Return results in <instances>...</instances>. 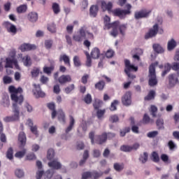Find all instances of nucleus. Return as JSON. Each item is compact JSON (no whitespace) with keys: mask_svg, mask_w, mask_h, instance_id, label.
<instances>
[{"mask_svg":"<svg viewBox=\"0 0 179 179\" xmlns=\"http://www.w3.org/2000/svg\"><path fill=\"white\" fill-rule=\"evenodd\" d=\"M8 92L11 94V100L15 102L13 103V115L3 117V120L4 122H15L20 120V109L17 104L22 106V103H23V95H22V93H23V89H22V87L16 88L15 86L10 85L8 87Z\"/></svg>","mask_w":179,"mask_h":179,"instance_id":"obj_1","label":"nucleus"},{"mask_svg":"<svg viewBox=\"0 0 179 179\" xmlns=\"http://www.w3.org/2000/svg\"><path fill=\"white\" fill-rule=\"evenodd\" d=\"M159 65V62L152 64L149 67V81L148 85L151 87L157 85V78L156 77V66Z\"/></svg>","mask_w":179,"mask_h":179,"instance_id":"obj_2","label":"nucleus"},{"mask_svg":"<svg viewBox=\"0 0 179 179\" xmlns=\"http://www.w3.org/2000/svg\"><path fill=\"white\" fill-rule=\"evenodd\" d=\"M124 72L130 79H135L136 76L131 74V71H138V66H135L134 64H131V62L128 59H124Z\"/></svg>","mask_w":179,"mask_h":179,"instance_id":"obj_3","label":"nucleus"},{"mask_svg":"<svg viewBox=\"0 0 179 179\" xmlns=\"http://www.w3.org/2000/svg\"><path fill=\"white\" fill-rule=\"evenodd\" d=\"M86 27H81L79 30L73 35V40L76 43H82L86 38Z\"/></svg>","mask_w":179,"mask_h":179,"instance_id":"obj_4","label":"nucleus"},{"mask_svg":"<svg viewBox=\"0 0 179 179\" xmlns=\"http://www.w3.org/2000/svg\"><path fill=\"white\" fill-rule=\"evenodd\" d=\"M159 33V34H163V29L159 27V24H155L148 33L145 35V38H151V37H155V36Z\"/></svg>","mask_w":179,"mask_h":179,"instance_id":"obj_5","label":"nucleus"},{"mask_svg":"<svg viewBox=\"0 0 179 179\" xmlns=\"http://www.w3.org/2000/svg\"><path fill=\"white\" fill-rule=\"evenodd\" d=\"M6 61L5 68H13L14 65L16 69H19V64H17V60L15 57V53H13L12 56L7 57Z\"/></svg>","mask_w":179,"mask_h":179,"instance_id":"obj_6","label":"nucleus"},{"mask_svg":"<svg viewBox=\"0 0 179 179\" xmlns=\"http://www.w3.org/2000/svg\"><path fill=\"white\" fill-rule=\"evenodd\" d=\"M48 166L51 170H54V171H55V170H61V169H62V164H61V162H59L57 159L49 162L48 163Z\"/></svg>","mask_w":179,"mask_h":179,"instance_id":"obj_7","label":"nucleus"},{"mask_svg":"<svg viewBox=\"0 0 179 179\" xmlns=\"http://www.w3.org/2000/svg\"><path fill=\"white\" fill-rule=\"evenodd\" d=\"M33 86L34 90H32V92L34 93V96H35L36 99H38V97H44L45 96V93L41 91V87H40V85L34 84Z\"/></svg>","mask_w":179,"mask_h":179,"instance_id":"obj_8","label":"nucleus"},{"mask_svg":"<svg viewBox=\"0 0 179 179\" xmlns=\"http://www.w3.org/2000/svg\"><path fill=\"white\" fill-rule=\"evenodd\" d=\"M149 15H150V10L148 11L146 10H141L140 11H136L134 13V18L136 19V20H139V19L148 17Z\"/></svg>","mask_w":179,"mask_h":179,"instance_id":"obj_9","label":"nucleus"},{"mask_svg":"<svg viewBox=\"0 0 179 179\" xmlns=\"http://www.w3.org/2000/svg\"><path fill=\"white\" fill-rule=\"evenodd\" d=\"M122 103L123 106H126L127 107L132 104V99L131 97V93L129 92H126L122 97Z\"/></svg>","mask_w":179,"mask_h":179,"instance_id":"obj_10","label":"nucleus"},{"mask_svg":"<svg viewBox=\"0 0 179 179\" xmlns=\"http://www.w3.org/2000/svg\"><path fill=\"white\" fill-rule=\"evenodd\" d=\"M179 83L178 77L177 74L173 73L169 76V85L170 87H174L176 85Z\"/></svg>","mask_w":179,"mask_h":179,"instance_id":"obj_11","label":"nucleus"},{"mask_svg":"<svg viewBox=\"0 0 179 179\" xmlns=\"http://www.w3.org/2000/svg\"><path fill=\"white\" fill-rule=\"evenodd\" d=\"M110 17L106 15L104 17H103V22H104V24H105V27L106 29H111V27H115V26L117 24H118V21H115L113 23L110 22Z\"/></svg>","mask_w":179,"mask_h":179,"instance_id":"obj_12","label":"nucleus"},{"mask_svg":"<svg viewBox=\"0 0 179 179\" xmlns=\"http://www.w3.org/2000/svg\"><path fill=\"white\" fill-rule=\"evenodd\" d=\"M36 45L24 43L20 47V50L22 52H24L26 51H31V50H36Z\"/></svg>","mask_w":179,"mask_h":179,"instance_id":"obj_13","label":"nucleus"},{"mask_svg":"<svg viewBox=\"0 0 179 179\" xmlns=\"http://www.w3.org/2000/svg\"><path fill=\"white\" fill-rule=\"evenodd\" d=\"M58 80L60 85H64V83L72 82V78L69 75H62L59 78Z\"/></svg>","mask_w":179,"mask_h":179,"instance_id":"obj_14","label":"nucleus"},{"mask_svg":"<svg viewBox=\"0 0 179 179\" xmlns=\"http://www.w3.org/2000/svg\"><path fill=\"white\" fill-rule=\"evenodd\" d=\"M18 141L20 143V148H24V146L26 145V141H27L26 134H24V132L21 131L19 134Z\"/></svg>","mask_w":179,"mask_h":179,"instance_id":"obj_15","label":"nucleus"},{"mask_svg":"<svg viewBox=\"0 0 179 179\" xmlns=\"http://www.w3.org/2000/svg\"><path fill=\"white\" fill-rule=\"evenodd\" d=\"M95 141L96 143H99V145H103L106 141H107V133H103L101 136H97L95 137Z\"/></svg>","mask_w":179,"mask_h":179,"instance_id":"obj_16","label":"nucleus"},{"mask_svg":"<svg viewBox=\"0 0 179 179\" xmlns=\"http://www.w3.org/2000/svg\"><path fill=\"white\" fill-rule=\"evenodd\" d=\"M115 16H118L120 17V19H124L125 16H127V14L124 11V10H122L120 8H117L113 11Z\"/></svg>","mask_w":179,"mask_h":179,"instance_id":"obj_17","label":"nucleus"},{"mask_svg":"<svg viewBox=\"0 0 179 179\" xmlns=\"http://www.w3.org/2000/svg\"><path fill=\"white\" fill-rule=\"evenodd\" d=\"M28 20L29 22L34 23L38 20V14L36 12H31L28 14Z\"/></svg>","mask_w":179,"mask_h":179,"instance_id":"obj_18","label":"nucleus"},{"mask_svg":"<svg viewBox=\"0 0 179 179\" xmlns=\"http://www.w3.org/2000/svg\"><path fill=\"white\" fill-rule=\"evenodd\" d=\"M101 8L103 10H108V12L111 11L113 9V3L109 1L108 3L106 1L101 2Z\"/></svg>","mask_w":179,"mask_h":179,"instance_id":"obj_19","label":"nucleus"},{"mask_svg":"<svg viewBox=\"0 0 179 179\" xmlns=\"http://www.w3.org/2000/svg\"><path fill=\"white\" fill-rule=\"evenodd\" d=\"M90 55L93 59H99V57H100V49L98 48H93Z\"/></svg>","mask_w":179,"mask_h":179,"instance_id":"obj_20","label":"nucleus"},{"mask_svg":"<svg viewBox=\"0 0 179 179\" xmlns=\"http://www.w3.org/2000/svg\"><path fill=\"white\" fill-rule=\"evenodd\" d=\"M57 117L59 122L65 124V113L62 109H59L57 111Z\"/></svg>","mask_w":179,"mask_h":179,"instance_id":"obj_21","label":"nucleus"},{"mask_svg":"<svg viewBox=\"0 0 179 179\" xmlns=\"http://www.w3.org/2000/svg\"><path fill=\"white\" fill-rule=\"evenodd\" d=\"M59 61H64L65 65L71 66V59H69V56L66 55H61L59 57Z\"/></svg>","mask_w":179,"mask_h":179,"instance_id":"obj_22","label":"nucleus"},{"mask_svg":"<svg viewBox=\"0 0 179 179\" xmlns=\"http://www.w3.org/2000/svg\"><path fill=\"white\" fill-rule=\"evenodd\" d=\"M99 12V6H92L90 8V15L92 17H96L97 13Z\"/></svg>","mask_w":179,"mask_h":179,"instance_id":"obj_23","label":"nucleus"},{"mask_svg":"<svg viewBox=\"0 0 179 179\" xmlns=\"http://www.w3.org/2000/svg\"><path fill=\"white\" fill-rule=\"evenodd\" d=\"M152 48L157 54H163L164 52V48L159 44L155 43L152 45Z\"/></svg>","mask_w":179,"mask_h":179,"instance_id":"obj_24","label":"nucleus"},{"mask_svg":"<svg viewBox=\"0 0 179 179\" xmlns=\"http://www.w3.org/2000/svg\"><path fill=\"white\" fill-rule=\"evenodd\" d=\"M75 125V119L73 117H70V122L69 127L66 129V134H69L72 131V129L73 128V126Z\"/></svg>","mask_w":179,"mask_h":179,"instance_id":"obj_25","label":"nucleus"},{"mask_svg":"<svg viewBox=\"0 0 179 179\" xmlns=\"http://www.w3.org/2000/svg\"><path fill=\"white\" fill-rule=\"evenodd\" d=\"M55 173V171L54 169H48L47 171H45L43 174L45 179H51L52 178V176Z\"/></svg>","mask_w":179,"mask_h":179,"instance_id":"obj_26","label":"nucleus"},{"mask_svg":"<svg viewBox=\"0 0 179 179\" xmlns=\"http://www.w3.org/2000/svg\"><path fill=\"white\" fill-rule=\"evenodd\" d=\"M176 47H177V42H176L174 39H171L168 42V51H173Z\"/></svg>","mask_w":179,"mask_h":179,"instance_id":"obj_27","label":"nucleus"},{"mask_svg":"<svg viewBox=\"0 0 179 179\" xmlns=\"http://www.w3.org/2000/svg\"><path fill=\"white\" fill-rule=\"evenodd\" d=\"M22 62L24 66H31V58L29 55H26L22 58Z\"/></svg>","mask_w":179,"mask_h":179,"instance_id":"obj_28","label":"nucleus"},{"mask_svg":"<svg viewBox=\"0 0 179 179\" xmlns=\"http://www.w3.org/2000/svg\"><path fill=\"white\" fill-rule=\"evenodd\" d=\"M92 173V179H99L100 177L104 174V173L101 171H93Z\"/></svg>","mask_w":179,"mask_h":179,"instance_id":"obj_29","label":"nucleus"},{"mask_svg":"<svg viewBox=\"0 0 179 179\" xmlns=\"http://www.w3.org/2000/svg\"><path fill=\"white\" fill-rule=\"evenodd\" d=\"M148 157H149V154H148V152H145L140 155L139 161L141 162V163H142V164H145V163H146V162H148Z\"/></svg>","mask_w":179,"mask_h":179,"instance_id":"obj_30","label":"nucleus"},{"mask_svg":"<svg viewBox=\"0 0 179 179\" xmlns=\"http://www.w3.org/2000/svg\"><path fill=\"white\" fill-rule=\"evenodd\" d=\"M156 125L159 130L164 129V120L162 118H159L156 121Z\"/></svg>","mask_w":179,"mask_h":179,"instance_id":"obj_31","label":"nucleus"},{"mask_svg":"<svg viewBox=\"0 0 179 179\" xmlns=\"http://www.w3.org/2000/svg\"><path fill=\"white\" fill-rule=\"evenodd\" d=\"M54 156H55V152H54V149L50 148L48 150L47 153V159L48 160H50V162L52 160H54Z\"/></svg>","mask_w":179,"mask_h":179,"instance_id":"obj_32","label":"nucleus"},{"mask_svg":"<svg viewBox=\"0 0 179 179\" xmlns=\"http://www.w3.org/2000/svg\"><path fill=\"white\" fill-rule=\"evenodd\" d=\"M155 96H156V92L154 90H151L149 92L148 94L145 97V100L148 101L153 100L155 99Z\"/></svg>","mask_w":179,"mask_h":179,"instance_id":"obj_33","label":"nucleus"},{"mask_svg":"<svg viewBox=\"0 0 179 179\" xmlns=\"http://www.w3.org/2000/svg\"><path fill=\"white\" fill-rule=\"evenodd\" d=\"M52 8L55 15H58V13L61 12V8H59V4L57 3H52Z\"/></svg>","mask_w":179,"mask_h":179,"instance_id":"obj_34","label":"nucleus"},{"mask_svg":"<svg viewBox=\"0 0 179 179\" xmlns=\"http://www.w3.org/2000/svg\"><path fill=\"white\" fill-rule=\"evenodd\" d=\"M150 113L151 115H152L153 118L156 117L157 114V107H156V106L151 105Z\"/></svg>","mask_w":179,"mask_h":179,"instance_id":"obj_35","label":"nucleus"},{"mask_svg":"<svg viewBox=\"0 0 179 179\" xmlns=\"http://www.w3.org/2000/svg\"><path fill=\"white\" fill-rule=\"evenodd\" d=\"M170 71H171V65L167 63L164 65V71L162 72V76H166V75H167Z\"/></svg>","mask_w":179,"mask_h":179,"instance_id":"obj_36","label":"nucleus"},{"mask_svg":"<svg viewBox=\"0 0 179 179\" xmlns=\"http://www.w3.org/2000/svg\"><path fill=\"white\" fill-rule=\"evenodd\" d=\"M27 10V5L22 4L17 8V13H24Z\"/></svg>","mask_w":179,"mask_h":179,"instance_id":"obj_37","label":"nucleus"},{"mask_svg":"<svg viewBox=\"0 0 179 179\" xmlns=\"http://www.w3.org/2000/svg\"><path fill=\"white\" fill-rule=\"evenodd\" d=\"M85 54L87 57V61L85 63L86 66L90 68L92 66V58L90 57V54L88 52H85Z\"/></svg>","mask_w":179,"mask_h":179,"instance_id":"obj_38","label":"nucleus"},{"mask_svg":"<svg viewBox=\"0 0 179 179\" xmlns=\"http://www.w3.org/2000/svg\"><path fill=\"white\" fill-rule=\"evenodd\" d=\"M106 85V83L104 81L101 80L96 84H95V89H98V90H103L104 89V86Z\"/></svg>","mask_w":179,"mask_h":179,"instance_id":"obj_39","label":"nucleus"},{"mask_svg":"<svg viewBox=\"0 0 179 179\" xmlns=\"http://www.w3.org/2000/svg\"><path fill=\"white\" fill-rule=\"evenodd\" d=\"M120 150L125 152H132V148L131 145H123L120 147Z\"/></svg>","mask_w":179,"mask_h":179,"instance_id":"obj_40","label":"nucleus"},{"mask_svg":"<svg viewBox=\"0 0 179 179\" xmlns=\"http://www.w3.org/2000/svg\"><path fill=\"white\" fill-rule=\"evenodd\" d=\"M92 156L94 159H98V157L101 156V151L99 149H94L92 150Z\"/></svg>","mask_w":179,"mask_h":179,"instance_id":"obj_41","label":"nucleus"},{"mask_svg":"<svg viewBox=\"0 0 179 179\" xmlns=\"http://www.w3.org/2000/svg\"><path fill=\"white\" fill-rule=\"evenodd\" d=\"M159 135V131H150L147 134L148 138H150L151 139H153V138H156Z\"/></svg>","mask_w":179,"mask_h":179,"instance_id":"obj_42","label":"nucleus"},{"mask_svg":"<svg viewBox=\"0 0 179 179\" xmlns=\"http://www.w3.org/2000/svg\"><path fill=\"white\" fill-rule=\"evenodd\" d=\"M101 106H103V101L96 99L95 100L93 106L95 108V110H99L100 108V107H101Z\"/></svg>","mask_w":179,"mask_h":179,"instance_id":"obj_43","label":"nucleus"},{"mask_svg":"<svg viewBox=\"0 0 179 179\" xmlns=\"http://www.w3.org/2000/svg\"><path fill=\"white\" fill-rule=\"evenodd\" d=\"M75 90V85L71 84L68 87H66L64 90L65 94H69L71 92Z\"/></svg>","mask_w":179,"mask_h":179,"instance_id":"obj_44","label":"nucleus"},{"mask_svg":"<svg viewBox=\"0 0 179 179\" xmlns=\"http://www.w3.org/2000/svg\"><path fill=\"white\" fill-rule=\"evenodd\" d=\"M117 29H120V34H122V36H124L125 33V30H127V25L126 24L120 25V22H118Z\"/></svg>","mask_w":179,"mask_h":179,"instance_id":"obj_45","label":"nucleus"},{"mask_svg":"<svg viewBox=\"0 0 179 179\" xmlns=\"http://www.w3.org/2000/svg\"><path fill=\"white\" fill-rule=\"evenodd\" d=\"M15 174L18 178H22V177H24V172L22 169H16L15 171Z\"/></svg>","mask_w":179,"mask_h":179,"instance_id":"obj_46","label":"nucleus"},{"mask_svg":"<svg viewBox=\"0 0 179 179\" xmlns=\"http://www.w3.org/2000/svg\"><path fill=\"white\" fill-rule=\"evenodd\" d=\"M111 27L113 28V31L110 32V35L113 36V37H117V36H118V24Z\"/></svg>","mask_w":179,"mask_h":179,"instance_id":"obj_47","label":"nucleus"},{"mask_svg":"<svg viewBox=\"0 0 179 179\" xmlns=\"http://www.w3.org/2000/svg\"><path fill=\"white\" fill-rule=\"evenodd\" d=\"M8 33H12V34L15 35L16 33H17V28H16V26L13 25V24L8 28L7 30Z\"/></svg>","mask_w":179,"mask_h":179,"instance_id":"obj_48","label":"nucleus"},{"mask_svg":"<svg viewBox=\"0 0 179 179\" xmlns=\"http://www.w3.org/2000/svg\"><path fill=\"white\" fill-rule=\"evenodd\" d=\"M118 100H114L113 102L111 103L110 110V111H115L117 110V106H118Z\"/></svg>","mask_w":179,"mask_h":179,"instance_id":"obj_49","label":"nucleus"},{"mask_svg":"<svg viewBox=\"0 0 179 179\" xmlns=\"http://www.w3.org/2000/svg\"><path fill=\"white\" fill-rule=\"evenodd\" d=\"M113 167L116 171H121L124 169V164L115 163L114 164Z\"/></svg>","mask_w":179,"mask_h":179,"instance_id":"obj_50","label":"nucleus"},{"mask_svg":"<svg viewBox=\"0 0 179 179\" xmlns=\"http://www.w3.org/2000/svg\"><path fill=\"white\" fill-rule=\"evenodd\" d=\"M151 159L155 162V163H157L160 160V158H159V154L156 152H153L152 153Z\"/></svg>","mask_w":179,"mask_h":179,"instance_id":"obj_51","label":"nucleus"},{"mask_svg":"<svg viewBox=\"0 0 179 179\" xmlns=\"http://www.w3.org/2000/svg\"><path fill=\"white\" fill-rule=\"evenodd\" d=\"M53 43H54V41H52V40H51V39H48V40L45 41V48H47V50H50L51 48V47H52Z\"/></svg>","mask_w":179,"mask_h":179,"instance_id":"obj_52","label":"nucleus"},{"mask_svg":"<svg viewBox=\"0 0 179 179\" xmlns=\"http://www.w3.org/2000/svg\"><path fill=\"white\" fill-rule=\"evenodd\" d=\"M48 31H50V33H56L57 29L55 27V24L52 23L48 26Z\"/></svg>","mask_w":179,"mask_h":179,"instance_id":"obj_53","label":"nucleus"},{"mask_svg":"<svg viewBox=\"0 0 179 179\" xmlns=\"http://www.w3.org/2000/svg\"><path fill=\"white\" fill-rule=\"evenodd\" d=\"M26 155V149H23L22 151H19L15 154V157L18 159H22Z\"/></svg>","mask_w":179,"mask_h":179,"instance_id":"obj_54","label":"nucleus"},{"mask_svg":"<svg viewBox=\"0 0 179 179\" xmlns=\"http://www.w3.org/2000/svg\"><path fill=\"white\" fill-rule=\"evenodd\" d=\"M109 121L113 123L118 122V121H120V118L118 117V115H113L110 117Z\"/></svg>","mask_w":179,"mask_h":179,"instance_id":"obj_55","label":"nucleus"},{"mask_svg":"<svg viewBox=\"0 0 179 179\" xmlns=\"http://www.w3.org/2000/svg\"><path fill=\"white\" fill-rule=\"evenodd\" d=\"M84 101L86 104H90L92 103V95L90 94H87L84 97Z\"/></svg>","mask_w":179,"mask_h":179,"instance_id":"obj_56","label":"nucleus"},{"mask_svg":"<svg viewBox=\"0 0 179 179\" xmlns=\"http://www.w3.org/2000/svg\"><path fill=\"white\" fill-rule=\"evenodd\" d=\"M6 156L9 160H12V159H13V149H12V148L8 150Z\"/></svg>","mask_w":179,"mask_h":179,"instance_id":"obj_57","label":"nucleus"},{"mask_svg":"<svg viewBox=\"0 0 179 179\" xmlns=\"http://www.w3.org/2000/svg\"><path fill=\"white\" fill-rule=\"evenodd\" d=\"M73 64H74V66H80V60L79 59V57L78 56H74L73 59Z\"/></svg>","mask_w":179,"mask_h":179,"instance_id":"obj_58","label":"nucleus"},{"mask_svg":"<svg viewBox=\"0 0 179 179\" xmlns=\"http://www.w3.org/2000/svg\"><path fill=\"white\" fill-rule=\"evenodd\" d=\"M143 122L144 124H149L150 122V117H149L147 113H145L143 116Z\"/></svg>","mask_w":179,"mask_h":179,"instance_id":"obj_59","label":"nucleus"},{"mask_svg":"<svg viewBox=\"0 0 179 179\" xmlns=\"http://www.w3.org/2000/svg\"><path fill=\"white\" fill-rule=\"evenodd\" d=\"M3 80L6 85H9V83H12V78L8 76H4Z\"/></svg>","mask_w":179,"mask_h":179,"instance_id":"obj_60","label":"nucleus"},{"mask_svg":"<svg viewBox=\"0 0 179 179\" xmlns=\"http://www.w3.org/2000/svg\"><path fill=\"white\" fill-rule=\"evenodd\" d=\"M83 179L92 178V172L87 171L83 173L82 176Z\"/></svg>","mask_w":179,"mask_h":179,"instance_id":"obj_61","label":"nucleus"},{"mask_svg":"<svg viewBox=\"0 0 179 179\" xmlns=\"http://www.w3.org/2000/svg\"><path fill=\"white\" fill-rule=\"evenodd\" d=\"M129 131H131L129 127H126L123 130H120V136H125V135H127Z\"/></svg>","mask_w":179,"mask_h":179,"instance_id":"obj_62","label":"nucleus"},{"mask_svg":"<svg viewBox=\"0 0 179 179\" xmlns=\"http://www.w3.org/2000/svg\"><path fill=\"white\" fill-rule=\"evenodd\" d=\"M171 69L178 72V71H179V62H173L171 66Z\"/></svg>","mask_w":179,"mask_h":179,"instance_id":"obj_63","label":"nucleus"},{"mask_svg":"<svg viewBox=\"0 0 179 179\" xmlns=\"http://www.w3.org/2000/svg\"><path fill=\"white\" fill-rule=\"evenodd\" d=\"M24 108L27 109L28 113H31L33 111V106L27 102L24 103Z\"/></svg>","mask_w":179,"mask_h":179,"instance_id":"obj_64","label":"nucleus"}]
</instances>
